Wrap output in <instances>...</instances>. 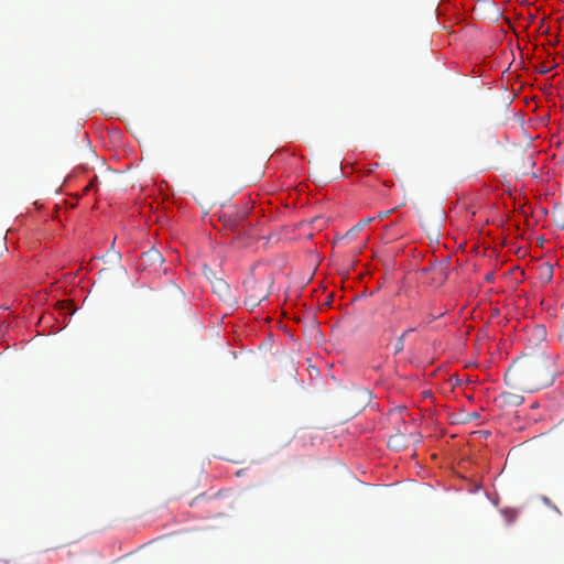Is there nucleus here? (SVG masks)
I'll return each mask as SVG.
<instances>
[{
  "label": "nucleus",
  "instance_id": "nucleus-1",
  "mask_svg": "<svg viewBox=\"0 0 564 564\" xmlns=\"http://www.w3.org/2000/svg\"><path fill=\"white\" fill-rule=\"evenodd\" d=\"M246 299L245 304L250 307H257L269 296V281H259L254 276L248 278L245 283Z\"/></svg>",
  "mask_w": 564,
  "mask_h": 564
},
{
  "label": "nucleus",
  "instance_id": "nucleus-2",
  "mask_svg": "<svg viewBox=\"0 0 564 564\" xmlns=\"http://www.w3.org/2000/svg\"><path fill=\"white\" fill-rule=\"evenodd\" d=\"M447 267L443 262L432 263L422 270L423 273L430 274V282L433 285H442L447 279Z\"/></svg>",
  "mask_w": 564,
  "mask_h": 564
},
{
  "label": "nucleus",
  "instance_id": "nucleus-3",
  "mask_svg": "<svg viewBox=\"0 0 564 564\" xmlns=\"http://www.w3.org/2000/svg\"><path fill=\"white\" fill-rule=\"evenodd\" d=\"M204 272L212 284L214 293L221 300L228 299L230 295L229 284L224 279L216 276L212 270H208L207 272L206 268H204Z\"/></svg>",
  "mask_w": 564,
  "mask_h": 564
},
{
  "label": "nucleus",
  "instance_id": "nucleus-4",
  "mask_svg": "<svg viewBox=\"0 0 564 564\" xmlns=\"http://www.w3.org/2000/svg\"><path fill=\"white\" fill-rule=\"evenodd\" d=\"M245 216H246V213H243V212H241V213L224 212L220 215V219L224 221L226 227H228L231 230H236Z\"/></svg>",
  "mask_w": 564,
  "mask_h": 564
},
{
  "label": "nucleus",
  "instance_id": "nucleus-5",
  "mask_svg": "<svg viewBox=\"0 0 564 564\" xmlns=\"http://www.w3.org/2000/svg\"><path fill=\"white\" fill-rule=\"evenodd\" d=\"M415 328L412 327V328H409L406 330H404L398 338H397V341H395V345H394V354H400L403 348H404V340L406 338V336L414 332Z\"/></svg>",
  "mask_w": 564,
  "mask_h": 564
},
{
  "label": "nucleus",
  "instance_id": "nucleus-6",
  "mask_svg": "<svg viewBox=\"0 0 564 564\" xmlns=\"http://www.w3.org/2000/svg\"><path fill=\"white\" fill-rule=\"evenodd\" d=\"M373 220H375V218H372V217H368V218H365V219L360 220L352 229H350L348 231V234L361 230L365 226H367L368 224H370Z\"/></svg>",
  "mask_w": 564,
  "mask_h": 564
},
{
  "label": "nucleus",
  "instance_id": "nucleus-7",
  "mask_svg": "<svg viewBox=\"0 0 564 564\" xmlns=\"http://www.w3.org/2000/svg\"><path fill=\"white\" fill-rule=\"evenodd\" d=\"M502 513L509 523L514 521L518 517V511L514 509H505Z\"/></svg>",
  "mask_w": 564,
  "mask_h": 564
},
{
  "label": "nucleus",
  "instance_id": "nucleus-8",
  "mask_svg": "<svg viewBox=\"0 0 564 564\" xmlns=\"http://www.w3.org/2000/svg\"><path fill=\"white\" fill-rule=\"evenodd\" d=\"M402 440H403V435L391 436L390 440H389V446L398 448V447H400L402 445L401 444Z\"/></svg>",
  "mask_w": 564,
  "mask_h": 564
},
{
  "label": "nucleus",
  "instance_id": "nucleus-9",
  "mask_svg": "<svg viewBox=\"0 0 564 564\" xmlns=\"http://www.w3.org/2000/svg\"><path fill=\"white\" fill-rule=\"evenodd\" d=\"M392 212H393V209H388V210L379 212L378 215L376 217H373V218L382 220V219L389 217L392 214Z\"/></svg>",
  "mask_w": 564,
  "mask_h": 564
},
{
  "label": "nucleus",
  "instance_id": "nucleus-10",
  "mask_svg": "<svg viewBox=\"0 0 564 564\" xmlns=\"http://www.w3.org/2000/svg\"><path fill=\"white\" fill-rule=\"evenodd\" d=\"M543 501L551 508H553L557 513H560V510L556 508V506L552 505L551 500L549 498H543Z\"/></svg>",
  "mask_w": 564,
  "mask_h": 564
},
{
  "label": "nucleus",
  "instance_id": "nucleus-11",
  "mask_svg": "<svg viewBox=\"0 0 564 564\" xmlns=\"http://www.w3.org/2000/svg\"><path fill=\"white\" fill-rule=\"evenodd\" d=\"M543 501L551 508H553L557 513H560V510L556 508V506L552 505L551 500L549 498H543Z\"/></svg>",
  "mask_w": 564,
  "mask_h": 564
},
{
  "label": "nucleus",
  "instance_id": "nucleus-12",
  "mask_svg": "<svg viewBox=\"0 0 564 564\" xmlns=\"http://www.w3.org/2000/svg\"><path fill=\"white\" fill-rule=\"evenodd\" d=\"M485 279H486V281H487V282H492V281L495 280V274H494V272H489V273H487V274H486V276H485Z\"/></svg>",
  "mask_w": 564,
  "mask_h": 564
},
{
  "label": "nucleus",
  "instance_id": "nucleus-13",
  "mask_svg": "<svg viewBox=\"0 0 564 564\" xmlns=\"http://www.w3.org/2000/svg\"><path fill=\"white\" fill-rule=\"evenodd\" d=\"M547 72H550V68L542 67L541 73L544 74V73H547Z\"/></svg>",
  "mask_w": 564,
  "mask_h": 564
}]
</instances>
